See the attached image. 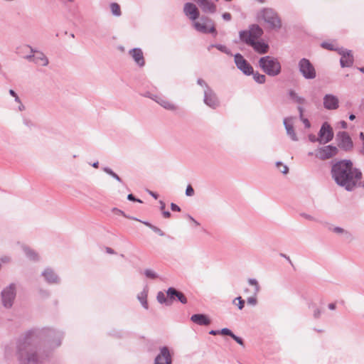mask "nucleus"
Wrapping results in <instances>:
<instances>
[{
  "instance_id": "obj_1",
  "label": "nucleus",
  "mask_w": 364,
  "mask_h": 364,
  "mask_svg": "<svg viewBox=\"0 0 364 364\" xmlns=\"http://www.w3.org/2000/svg\"><path fill=\"white\" fill-rule=\"evenodd\" d=\"M361 171L353 166L349 160H343L336 164L332 168V176L336 183L348 191L363 185Z\"/></svg>"
},
{
  "instance_id": "obj_2",
  "label": "nucleus",
  "mask_w": 364,
  "mask_h": 364,
  "mask_svg": "<svg viewBox=\"0 0 364 364\" xmlns=\"http://www.w3.org/2000/svg\"><path fill=\"white\" fill-rule=\"evenodd\" d=\"M32 341L33 337L31 334L26 335L21 341L19 354L23 364H39L41 363L37 358Z\"/></svg>"
},
{
  "instance_id": "obj_3",
  "label": "nucleus",
  "mask_w": 364,
  "mask_h": 364,
  "mask_svg": "<svg viewBox=\"0 0 364 364\" xmlns=\"http://www.w3.org/2000/svg\"><path fill=\"white\" fill-rule=\"evenodd\" d=\"M259 67L268 75L276 76L281 71L279 62L271 56L262 57L259 60Z\"/></svg>"
},
{
  "instance_id": "obj_4",
  "label": "nucleus",
  "mask_w": 364,
  "mask_h": 364,
  "mask_svg": "<svg viewBox=\"0 0 364 364\" xmlns=\"http://www.w3.org/2000/svg\"><path fill=\"white\" fill-rule=\"evenodd\" d=\"M258 18L263 20L272 29H277L281 27V21L277 14L272 9H265L260 11Z\"/></svg>"
},
{
  "instance_id": "obj_5",
  "label": "nucleus",
  "mask_w": 364,
  "mask_h": 364,
  "mask_svg": "<svg viewBox=\"0 0 364 364\" xmlns=\"http://www.w3.org/2000/svg\"><path fill=\"white\" fill-rule=\"evenodd\" d=\"M262 33V29L259 26L252 25L249 31H242L240 32V38L242 41L247 43V39L257 40Z\"/></svg>"
},
{
  "instance_id": "obj_6",
  "label": "nucleus",
  "mask_w": 364,
  "mask_h": 364,
  "mask_svg": "<svg viewBox=\"0 0 364 364\" xmlns=\"http://www.w3.org/2000/svg\"><path fill=\"white\" fill-rule=\"evenodd\" d=\"M193 26L198 31L201 33H215L214 23L208 18H201L199 21H195Z\"/></svg>"
},
{
  "instance_id": "obj_7",
  "label": "nucleus",
  "mask_w": 364,
  "mask_h": 364,
  "mask_svg": "<svg viewBox=\"0 0 364 364\" xmlns=\"http://www.w3.org/2000/svg\"><path fill=\"white\" fill-rule=\"evenodd\" d=\"M16 296L14 285L6 287L1 292L2 303L5 307H11Z\"/></svg>"
},
{
  "instance_id": "obj_8",
  "label": "nucleus",
  "mask_w": 364,
  "mask_h": 364,
  "mask_svg": "<svg viewBox=\"0 0 364 364\" xmlns=\"http://www.w3.org/2000/svg\"><path fill=\"white\" fill-rule=\"evenodd\" d=\"M299 70L303 76L307 79H313L316 77V71L310 62L304 58L299 62Z\"/></svg>"
},
{
  "instance_id": "obj_9",
  "label": "nucleus",
  "mask_w": 364,
  "mask_h": 364,
  "mask_svg": "<svg viewBox=\"0 0 364 364\" xmlns=\"http://www.w3.org/2000/svg\"><path fill=\"white\" fill-rule=\"evenodd\" d=\"M338 153L337 147L331 145L325 146L318 149L316 151V156L320 159H330Z\"/></svg>"
},
{
  "instance_id": "obj_10",
  "label": "nucleus",
  "mask_w": 364,
  "mask_h": 364,
  "mask_svg": "<svg viewBox=\"0 0 364 364\" xmlns=\"http://www.w3.org/2000/svg\"><path fill=\"white\" fill-rule=\"evenodd\" d=\"M333 137V132L331 126L327 122L323 123L319 131L318 140L321 144H326L330 141Z\"/></svg>"
},
{
  "instance_id": "obj_11",
  "label": "nucleus",
  "mask_w": 364,
  "mask_h": 364,
  "mask_svg": "<svg viewBox=\"0 0 364 364\" xmlns=\"http://www.w3.org/2000/svg\"><path fill=\"white\" fill-rule=\"evenodd\" d=\"M235 63L238 69H240L245 75L253 74L252 67L244 59L240 54L235 55Z\"/></svg>"
},
{
  "instance_id": "obj_12",
  "label": "nucleus",
  "mask_w": 364,
  "mask_h": 364,
  "mask_svg": "<svg viewBox=\"0 0 364 364\" xmlns=\"http://www.w3.org/2000/svg\"><path fill=\"white\" fill-rule=\"evenodd\" d=\"M150 97L166 110L173 112L177 109V106L172 101L165 97L152 95Z\"/></svg>"
},
{
  "instance_id": "obj_13",
  "label": "nucleus",
  "mask_w": 364,
  "mask_h": 364,
  "mask_svg": "<svg viewBox=\"0 0 364 364\" xmlns=\"http://www.w3.org/2000/svg\"><path fill=\"white\" fill-rule=\"evenodd\" d=\"M248 284L252 287L253 291L252 296H247V302L251 306H255L257 303V295L259 291V285L257 279L252 278L248 279Z\"/></svg>"
},
{
  "instance_id": "obj_14",
  "label": "nucleus",
  "mask_w": 364,
  "mask_h": 364,
  "mask_svg": "<svg viewBox=\"0 0 364 364\" xmlns=\"http://www.w3.org/2000/svg\"><path fill=\"white\" fill-rule=\"evenodd\" d=\"M337 140L338 146L345 150H349L353 147V141L346 132L338 133Z\"/></svg>"
},
{
  "instance_id": "obj_15",
  "label": "nucleus",
  "mask_w": 364,
  "mask_h": 364,
  "mask_svg": "<svg viewBox=\"0 0 364 364\" xmlns=\"http://www.w3.org/2000/svg\"><path fill=\"white\" fill-rule=\"evenodd\" d=\"M185 15L192 21H196L199 16V11L192 3H186L183 7Z\"/></svg>"
},
{
  "instance_id": "obj_16",
  "label": "nucleus",
  "mask_w": 364,
  "mask_h": 364,
  "mask_svg": "<svg viewBox=\"0 0 364 364\" xmlns=\"http://www.w3.org/2000/svg\"><path fill=\"white\" fill-rule=\"evenodd\" d=\"M155 364H171V357L167 348H161L160 353L155 359Z\"/></svg>"
},
{
  "instance_id": "obj_17",
  "label": "nucleus",
  "mask_w": 364,
  "mask_h": 364,
  "mask_svg": "<svg viewBox=\"0 0 364 364\" xmlns=\"http://www.w3.org/2000/svg\"><path fill=\"white\" fill-rule=\"evenodd\" d=\"M339 101L336 96L328 94L323 97V106L327 109H336L338 107Z\"/></svg>"
},
{
  "instance_id": "obj_18",
  "label": "nucleus",
  "mask_w": 364,
  "mask_h": 364,
  "mask_svg": "<svg viewBox=\"0 0 364 364\" xmlns=\"http://www.w3.org/2000/svg\"><path fill=\"white\" fill-rule=\"evenodd\" d=\"M247 44L252 46L254 50L259 53H265L268 50V45L264 41H259L254 39H247Z\"/></svg>"
},
{
  "instance_id": "obj_19",
  "label": "nucleus",
  "mask_w": 364,
  "mask_h": 364,
  "mask_svg": "<svg viewBox=\"0 0 364 364\" xmlns=\"http://www.w3.org/2000/svg\"><path fill=\"white\" fill-rule=\"evenodd\" d=\"M204 102L207 105L213 108H215L218 105L215 94L210 89H207L205 91Z\"/></svg>"
},
{
  "instance_id": "obj_20",
  "label": "nucleus",
  "mask_w": 364,
  "mask_h": 364,
  "mask_svg": "<svg viewBox=\"0 0 364 364\" xmlns=\"http://www.w3.org/2000/svg\"><path fill=\"white\" fill-rule=\"evenodd\" d=\"M284 124L285 129L287 130V134L290 136V138L293 141H297V137L296 133L293 129V119L292 118H287L284 120Z\"/></svg>"
},
{
  "instance_id": "obj_21",
  "label": "nucleus",
  "mask_w": 364,
  "mask_h": 364,
  "mask_svg": "<svg viewBox=\"0 0 364 364\" xmlns=\"http://www.w3.org/2000/svg\"><path fill=\"white\" fill-rule=\"evenodd\" d=\"M342 56L341 58V65L342 67H349L353 64V58L350 51L342 50L340 53Z\"/></svg>"
},
{
  "instance_id": "obj_22",
  "label": "nucleus",
  "mask_w": 364,
  "mask_h": 364,
  "mask_svg": "<svg viewBox=\"0 0 364 364\" xmlns=\"http://www.w3.org/2000/svg\"><path fill=\"white\" fill-rule=\"evenodd\" d=\"M191 320L193 323L200 326H208L210 323L208 317L204 314H194L191 317Z\"/></svg>"
},
{
  "instance_id": "obj_23",
  "label": "nucleus",
  "mask_w": 364,
  "mask_h": 364,
  "mask_svg": "<svg viewBox=\"0 0 364 364\" xmlns=\"http://www.w3.org/2000/svg\"><path fill=\"white\" fill-rule=\"evenodd\" d=\"M130 54L137 65L139 66H143L144 65L143 53L141 49L134 48L130 50Z\"/></svg>"
},
{
  "instance_id": "obj_24",
  "label": "nucleus",
  "mask_w": 364,
  "mask_h": 364,
  "mask_svg": "<svg viewBox=\"0 0 364 364\" xmlns=\"http://www.w3.org/2000/svg\"><path fill=\"white\" fill-rule=\"evenodd\" d=\"M32 60L38 65L44 66L48 63V59L46 58L44 54L41 52H34L32 56Z\"/></svg>"
},
{
  "instance_id": "obj_25",
  "label": "nucleus",
  "mask_w": 364,
  "mask_h": 364,
  "mask_svg": "<svg viewBox=\"0 0 364 364\" xmlns=\"http://www.w3.org/2000/svg\"><path fill=\"white\" fill-rule=\"evenodd\" d=\"M203 11L205 13H215L216 11V6L214 3L209 0H205L199 4Z\"/></svg>"
},
{
  "instance_id": "obj_26",
  "label": "nucleus",
  "mask_w": 364,
  "mask_h": 364,
  "mask_svg": "<svg viewBox=\"0 0 364 364\" xmlns=\"http://www.w3.org/2000/svg\"><path fill=\"white\" fill-rule=\"evenodd\" d=\"M147 291L146 290H144L138 295V299L141 304L142 306L147 309H148V303H147Z\"/></svg>"
},
{
  "instance_id": "obj_27",
  "label": "nucleus",
  "mask_w": 364,
  "mask_h": 364,
  "mask_svg": "<svg viewBox=\"0 0 364 364\" xmlns=\"http://www.w3.org/2000/svg\"><path fill=\"white\" fill-rule=\"evenodd\" d=\"M290 95H291V97L292 100L294 102H296V103H297L299 105H304V104H305L306 100L303 97L299 96L297 94H296L294 92H290Z\"/></svg>"
},
{
  "instance_id": "obj_28",
  "label": "nucleus",
  "mask_w": 364,
  "mask_h": 364,
  "mask_svg": "<svg viewBox=\"0 0 364 364\" xmlns=\"http://www.w3.org/2000/svg\"><path fill=\"white\" fill-rule=\"evenodd\" d=\"M44 277L49 282H55L57 277L51 270H46L44 272Z\"/></svg>"
},
{
  "instance_id": "obj_29",
  "label": "nucleus",
  "mask_w": 364,
  "mask_h": 364,
  "mask_svg": "<svg viewBox=\"0 0 364 364\" xmlns=\"http://www.w3.org/2000/svg\"><path fill=\"white\" fill-rule=\"evenodd\" d=\"M298 109L299 111V117H300L301 120L303 122L306 128H309L310 127L309 121L307 119L304 117V108L301 107V106H299Z\"/></svg>"
},
{
  "instance_id": "obj_30",
  "label": "nucleus",
  "mask_w": 364,
  "mask_h": 364,
  "mask_svg": "<svg viewBox=\"0 0 364 364\" xmlns=\"http://www.w3.org/2000/svg\"><path fill=\"white\" fill-rule=\"evenodd\" d=\"M110 9L113 15L119 16L121 15V11L119 6L116 3H112L110 5Z\"/></svg>"
},
{
  "instance_id": "obj_31",
  "label": "nucleus",
  "mask_w": 364,
  "mask_h": 364,
  "mask_svg": "<svg viewBox=\"0 0 364 364\" xmlns=\"http://www.w3.org/2000/svg\"><path fill=\"white\" fill-rule=\"evenodd\" d=\"M178 291L173 288H169L167 290V296L170 300H173L177 296Z\"/></svg>"
},
{
  "instance_id": "obj_32",
  "label": "nucleus",
  "mask_w": 364,
  "mask_h": 364,
  "mask_svg": "<svg viewBox=\"0 0 364 364\" xmlns=\"http://www.w3.org/2000/svg\"><path fill=\"white\" fill-rule=\"evenodd\" d=\"M157 300L161 304H166V305L170 304V302L168 301V300L166 299L165 294L161 291L158 293Z\"/></svg>"
},
{
  "instance_id": "obj_33",
  "label": "nucleus",
  "mask_w": 364,
  "mask_h": 364,
  "mask_svg": "<svg viewBox=\"0 0 364 364\" xmlns=\"http://www.w3.org/2000/svg\"><path fill=\"white\" fill-rule=\"evenodd\" d=\"M253 78L257 82L260 84H262L265 82V76L257 73L253 75Z\"/></svg>"
},
{
  "instance_id": "obj_34",
  "label": "nucleus",
  "mask_w": 364,
  "mask_h": 364,
  "mask_svg": "<svg viewBox=\"0 0 364 364\" xmlns=\"http://www.w3.org/2000/svg\"><path fill=\"white\" fill-rule=\"evenodd\" d=\"M276 165L279 171L282 173L287 174L288 173L289 168L286 165L282 164L281 162H277Z\"/></svg>"
},
{
  "instance_id": "obj_35",
  "label": "nucleus",
  "mask_w": 364,
  "mask_h": 364,
  "mask_svg": "<svg viewBox=\"0 0 364 364\" xmlns=\"http://www.w3.org/2000/svg\"><path fill=\"white\" fill-rule=\"evenodd\" d=\"M144 274L149 278L154 279L156 277V274L151 269L145 270Z\"/></svg>"
},
{
  "instance_id": "obj_36",
  "label": "nucleus",
  "mask_w": 364,
  "mask_h": 364,
  "mask_svg": "<svg viewBox=\"0 0 364 364\" xmlns=\"http://www.w3.org/2000/svg\"><path fill=\"white\" fill-rule=\"evenodd\" d=\"M105 171L112 176L113 178H114L117 181H120L119 177L114 173L110 168H105Z\"/></svg>"
},
{
  "instance_id": "obj_37",
  "label": "nucleus",
  "mask_w": 364,
  "mask_h": 364,
  "mask_svg": "<svg viewBox=\"0 0 364 364\" xmlns=\"http://www.w3.org/2000/svg\"><path fill=\"white\" fill-rule=\"evenodd\" d=\"M176 297L182 304H186L187 299L181 292L178 291V294Z\"/></svg>"
},
{
  "instance_id": "obj_38",
  "label": "nucleus",
  "mask_w": 364,
  "mask_h": 364,
  "mask_svg": "<svg viewBox=\"0 0 364 364\" xmlns=\"http://www.w3.org/2000/svg\"><path fill=\"white\" fill-rule=\"evenodd\" d=\"M220 333L221 334H223V335H228V336H230L231 337H232V335L234 334V333H232V331L230 329L226 328L221 329Z\"/></svg>"
},
{
  "instance_id": "obj_39",
  "label": "nucleus",
  "mask_w": 364,
  "mask_h": 364,
  "mask_svg": "<svg viewBox=\"0 0 364 364\" xmlns=\"http://www.w3.org/2000/svg\"><path fill=\"white\" fill-rule=\"evenodd\" d=\"M235 301H238V309H242L243 307H244V301L242 299L241 296H238L237 297L235 300H234V302Z\"/></svg>"
},
{
  "instance_id": "obj_40",
  "label": "nucleus",
  "mask_w": 364,
  "mask_h": 364,
  "mask_svg": "<svg viewBox=\"0 0 364 364\" xmlns=\"http://www.w3.org/2000/svg\"><path fill=\"white\" fill-rule=\"evenodd\" d=\"M194 193V191H193V188L191 187V185H188L187 187H186V196H192Z\"/></svg>"
},
{
  "instance_id": "obj_41",
  "label": "nucleus",
  "mask_w": 364,
  "mask_h": 364,
  "mask_svg": "<svg viewBox=\"0 0 364 364\" xmlns=\"http://www.w3.org/2000/svg\"><path fill=\"white\" fill-rule=\"evenodd\" d=\"M232 338L240 345H243L242 340L240 337L233 334Z\"/></svg>"
},
{
  "instance_id": "obj_42",
  "label": "nucleus",
  "mask_w": 364,
  "mask_h": 364,
  "mask_svg": "<svg viewBox=\"0 0 364 364\" xmlns=\"http://www.w3.org/2000/svg\"><path fill=\"white\" fill-rule=\"evenodd\" d=\"M333 231L334 232H336V233H338V234H342V233H343L345 232L343 228H339V227L334 228L333 229Z\"/></svg>"
},
{
  "instance_id": "obj_43",
  "label": "nucleus",
  "mask_w": 364,
  "mask_h": 364,
  "mask_svg": "<svg viewBox=\"0 0 364 364\" xmlns=\"http://www.w3.org/2000/svg\"><path fill=\"white\" fill-rule=\"evenodd\" d=\"M222 16L225 21H230L231 19V15L229 13H224Z\"/></svg>"
},
{
  "instance_id": "obj_44",
  "label": "nucleus",
  "mask_w": 364,
  "mask_h": 364,
  "mask_svg": "<svg viewBox=\"0 0 364 364\" xmlns=\"http://www.w3.org/2000/svg\"><path fill=\"white\" fill-rule=\"evenodd\" d=\"M128 200L132 201H137L139 203H141V200L139 199H136L132 194H129L127 196Z\"/></svg>"
},
{
  "instance_id": "obj_45",
  "label": "nucleus",
  "mask_w": 364,
  "mask_h": 364,
  "mask_svg": "<svg viewBox=\"0 0 364 364\" xmlns=\"http://www.w3.org/2000/svg\"><path fill=\"white\" fill-rule=\"evenodd\" d=\"M171 210L173 211H180L181 210L180 208L175 203H171Z\"/></svg>"
},
{
  "instance_id": "obj_46",
  "label": "nucleus",
  "mask_w": 364,
  "mask_h": 364,
  "mask_svg": "<svg viewBox=\"0 0 364 364\" xmlns=\"http://www.w3.org/2000/svg\"><path fill=\"white\" fill-rule=\"evenodd\" d=\"M216 47H217V48H218V50H221V51H223V52H225V53H228V50H227V49H226V48H225V46H223L218 45V46H217Z\"/></svg>"
},
{
  "instance_id": "obj_47",
  "label": "nucleus",
  "mask_w": 364,
  "mask_h": 364,
  "mask_svg": "<svg viewBox=\"0 0 364 364\" xmlns=\"http://www.w3.org/2000/svg\"><path fill=\"white\" fill-rule=\"evenodd\" d=\"M252 291H253V289H252V290H251V289H248V288H245V289H244V292H245V294L246 295L252 296Z\"/></svg>"
},
{
  "instance_id": "obj_48",
  "label": "nucleus",
  "mask_w": 364,
  "mask_h": 364,
  "mask_svg": "<svg viewBox=\"0 0 364 364\" xmlns=\"http://www.w3.org/2000/svg\"><path fill=\"white\" fill-rule=\"evenodd\" d=\"M9 93L15 97L16 101L19 102L18 97L16 95V92L13 90H10Z\"/></svg>"
},
{
  "instance_id": "obj_49",
  "label": "nucleus",
  "mask_w": 364,
  "mask_h": 364,
  "mask_svg": "<svg viewBox=\"0 0 364 364\" xmlns=\"http://www.w3.org/2000/svg\"><path fill=\"white\" fill-rule=\"evenodd\" d=\"M153 230H154V231L155 232H156V233H157V234H159V235H161V236H163V235H164V232H163L160 229H159L158 228H155V227H154V228H153Z\"/></svg>"
},
{
  "instance_id": "obj_50",
  "label": "nucleus",
  "mask_w": 364,
  "mask_h": 364,
  "mask_svg": "<svg viewBox=\"0 0 364 364\" xmlns=\"http://www.w3.org/2000/svg\"><path fill=\"white\" fill-rule=\"evenodd\" d=\"M338 124L342 129H346L347 128V124L344 121H341Z\"/></svg>"
},
{
  "instance_id": "obj_51",
  "label": "nucleus",
  "mask_w": 364,
  "mask_h": 364,
  "mask_svg": "<svg viewBox=\"0 0 364 364\" xmlns=\"http://www.w3.org/2000/svg\"><path fill=\"white\" fill-rule=\"evenodd\" d=\"M322 46H323V48H328V49H330V50L333 49V48H332L331 45H330V44H328V43H323L322 44Z\"/></svg>"
},
{
  "instance_id": "obj_52",
  "label": "nucleus",
  "mask_w": 364,
  "mask_h": 364,
  "mask_svg": "<svg viewBox=\"0 0 364 364\" xmlns=\"http://www.w3.org/2000/svg\"><path fill=\"white\" fill-rule=\"evenodd\" d=\"M163 215L165 218H169L170 217V213L168 211H164Z\"/></svg>"
},
{
  "instance_id": "obj_53",
  "label": "nucleus",
  "mask_w": 364,
  "mask_h": 364,
  "mask_svg": "<svg viewBox=\"0 0 364 364\" xmlns=\"http://www.w3.org/2000/svg\"><path fill=\"white\" fill-rule=\"evenodd\" d=\"M220 331H215V330H212L209 332L210 334L211 335H217L218 333H219Z\"/></svg>"
},
{
  "instance_id": "obj_54",
  "label": "nucleus",
  "mask_w": 364,
  "mask_h": 364,
  "mask_svg": "<svg viewBox=\"0 0 364 364\" xmlns=\"http://www.w3.org/2000/svg\"><path fill=\"white\" fill-rule=\"evenodd\" d=\"M189 218L196 225H199V223L196 220H194L191 216H189Z\"/></svg>"
},
{
  "instance_id": "obj_55",
  "label": "nucleus",
  "mask_w": 364,
  "mask_h": 364,
  "mask_svg": "<svg viewBox=\"0 0 364 364\" xmlns=\"http://www.w3.org/2000/svg\"><path fill=\"white\" fill-rule=\"evenodd\" d=\"M113 211L116 212L117 213H119V214H122V215H124V213L120 210H118V209H114Z\"/></svg>"
},
{
  "instance_id": "obj_56",
  "label": "nucleus",
  "mask_w": 364,
  "mask_h": 364,
  "mask_svg": "<svg viewBox=\"0 0 364 364\" xmlns=\"http://www.w3.org/2000/svg\"><path fill=\"white\" fill-rule=\"evenodd\" d=\"M309 139H310V140H311V141H316V137H315V136H309Z\"/></svg>"
},
{
  "instance_id": "obj_57",
  "label": "nucleus",
  "mask_w": 364,
  "mask_h": 364,
  "mask_svg": "<svg viewBox=\"0 0 364 364\" xmlns=\"http://www.w3.org/2000/svg\"><path fill=\"white\" fill-rule=\"evenodd\" d=\"M161 209L163 210L165 208V204L164 202L161 201Z\"/></svg>"
},
{
  "instance_id": "obj_58",
  "label": "nucleus",
  "mask_w": 364,
  "mask_h": 364,
  "mask_svg": "<svg viewBox=\"0 0 364 364\" xmlns=\"http://www.w3.org/2000/svg\"><path fill=\"white\" fill-rule=\"evenodd\" d=\"M355 118V115H354V114H350V115L349 116V119H350V120H353Z\"/></svg>"
},
{
  "instance_id": "obj_59",
  "label": "nucleus",
  "mask_w": 364,
  "mask_h": 364,
  "mask_svg": "<svg viewBox=\"0 0 364 364\" xmlns=\"http://www.w3.org/2000/svg\"><path fill=\"white\" fill-rule=\"evenodd\" d=\"M328 306H329V309H335V306L333 304H329Z\"/></svg>"
},
{
  "instance_id": "obj_60",
  "label": "nucleus",
  "mask_w": 364,
  "mask_h": 364,
  "mask_svg": "<svg viewBox=\"0 0 364 364\" xmlns=\"http://www.w3.org/2000/svg\"><path fill=\"white\" fill-rule=\"evenodd\" d=\"M360 139H361L362 140H363V141H364V134H363V132H361V133L360 134Z\"/></svg>"
},
{
  "instance_id": "obj_61",
  "label": "nucleus",
  "mask_w": 364,
  "mask_h": 364,
  "mask_svg": "<svg viewBox=\"0 0 364 364\" xmlns=\"http://www.w3.org/2000/svg\"><path fill=\"white\" fill-rule=\"evenodd\" d=\"M150 194L154 198H157V195L154 193L153 192H150Z\"/></svg>"
},
{
  "instance_id": "obj_62",
  "label": "nucleus",
  "mask_w": 364,
  "mask_h": 364,
  "mask_svg": "<svg viewBox=\"0 0 364 364\" xmlns=\"http://www.w3.org/2000/svg\"><path fill=\"white\" fill-rule=\"evenodd\" d=\"M360 152H361L363 154H364V142H363V146H362V148H361V149H360Z\"/></svg>"
},
{
  "instance_id": "obj_63",
  "label": "nucleus",
  "mask_w": 364,
  "mask_h": 364,
  "mask_svg": "<svg viewBox=\"0 0 364 364\" xmlns=\"http://www.w3.org/2000/svg\"><path fill=\"white\" fill-rule=\"evenodd\" d=\"M92 166L97 168L98 166V163H93Z\"/></svg>"
},
{
  "instance_id": "obj_64",
  "label": "nucleus",
  "mask_w": 364,
  "mask_h": 364,
  "mask_svg": "<svg viewBox=\"0 0 364 364\" xmlns=\"http://www.w3.org/2000/svg\"><path fill=\"white\" fill-rule=\"evenodd\" d=\"M107 251L109 253H112L113 252L112 250L110 248H107Z\"/></svg>"
}]
</instances>
